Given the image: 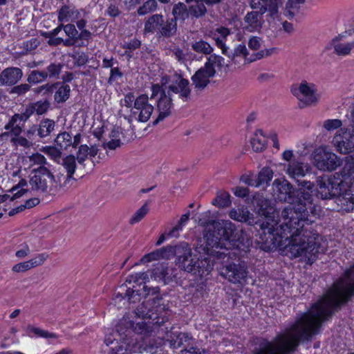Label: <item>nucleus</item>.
<instances>
[{
  "label": "nucleus",
  "mask_w": 354,
  "mask_h": 354,
  "mask_svg": "<svg viewBox=\"0 0 354 354\" xmlns=\"http://www.w3.org/2000/svg\"><path fill=\"white\" fill-rule=\"evenodd\" d=\"M47 80L46 71L32 70L30 71L27 82L30 84H37L43 82Z\"/></svg>",
  "instance_id": "obj_37"
},
{
  "label": "nucleus",
  "mask_w": 354,
  "mask_h": 354,
  "mask_svg": "<svg viewBox=\"0 0 354 354\" xmlns=\"http://www.w3.org/2000/svg\"><path fill=\"white\" fill-rule=\"evenodd\" d=\"M149 207L147 204H144L131 217L129 223L135 224L140 222L148 213Z\"/></svg>",
  "instance_id": "obj_44"
},
{
  "label": "nucleus",
  "mask_w": 354,
  "mask_h": 354,
  "mask_svg": "<svg viewBox=\"0 0 354 354\" xmlns=\"http://www.w3.org/2000/svg\"><path fill=\"white\" fill-rule=\"evenodd\" d=\"M176 252V249L171 246L157 250L142 257L138 264H145L161 259H169L175 254Z\"/></svg>",
  "instance_id": "obj_17"
},
{
  "label": "nucleus",
  "mask_w": 354,
  "mask_h": 354,
  "mask_svg": "<svg viewBox=\"0 0 354 354\" xmlns=\"http://www.w3.org/2000/svg\"><path fill=\"white\" fill-rule=\"evenodd\" d=\"M172 14L175 18L174 20L176 19H185L188 16V11L187 10L186 6L183 3H178L175 4Z\"/></svg>",
  "instance_id": "obj_41"
},
{
  "label": "nucleus",
  "mask_w": 354,
  "mask_h": 354,
  "mask_svg": "<svg viewBox=\"0 0 354 354\" xmlns=\"http://www.w3.org/2000/svg\"><path fill=\"white\" fill-rule=\"evenodd\" d=\"M273 196L281 201H285L289 205L284 207L282 213L281 221H283V213L288 209L289 218L299 216L300 212L304 214L310 213L316 214V211H320V207L313 203L314 196L323 199L317 191L318 183L316 187L310 182H304L301 187L297 191L292 189L290 183L283 177L277 178L272 184Z\"/></svg>",
  "instance_id": "obj_4"
},
{
  "label": "nucleus",
  "mask_w": 354,
  "mask_h": 354,
  "mask_svg": "<svg viewBox=\"0 0 354 354\" xmlns=\"http://www.w3.org/2000/svg\"><path fill=\"white\" fill-rule=\"evenodd\" d=\"M149 276L146 272H137L133 274H131L128 278V281L129 283L134 282L135 283L140 286H142V289L145 290L146 286L145 284L148 282Z\"/></svg>",
  "instance_id": "obj_40"
},
{
  "label": "nucleus",
  "mask_w": 354,
  "mask_h": 354,
  "mask_svg": "<svg viewBox=\"0 0 354 354\" xmlns=\"http://www.w3.org/2000/svg\"><path fill=\"white\" fill-rule=\"evenodd\" d=\"M73 15V11L67 6H62L58 11V21L59 22L67 21Z\"/></svg>",
  "instance_id": "obj_48"
},
{
  "label": "nucleus",
  "mask_w": 354,
  "mask_h": 354,
  "mask_svg": "<svg viewBox=\"0 0 354 354\" xmlns=\"http://www.w3.org/2000/svg\"><path fill=\"white\" fill-rule=\"evenodd\" d=\"M63 65L60 63L55 64L51 63L46 68V74L47 75V79H57L59 77V75L61 73Z\"/></svg>",
  "instance_id": "obj_43"
},
{
  "label": "nucleus",
  "mask_w": 354,
  "mask_h": 354,
  "mask_svg": "<svg viewBox=\"0 0 354 354\" xmlns=\"http://www.w3.org/2000/svg\"><path fill=\"white\" fill-rule=\"evenodd\" d=\"M300 212L299 216L289 218L288 209L283 213V221L275 220L276 224L267 221L262 224L263 228H268V234L273 248H277L283 255L291 259L298 258L307 264L313 263L317 257L320 237L318 234L309 231L306 225L315 221L319 215Z\"/></svg>",
  "instance_id": "obj_2"
},
{
  "label": "nucleus",
  "mask_w": 354,
  "mask_h": 354,
  "mask_svg": "<svg viewBox=\"0 0 354 354\" xmlns=\"http://www.w3.org/2000/svg\"><path fill=\"white\" fill-rule=\"evenodd\" d=\"M273 177V171L269 167H263L256 176L257 187L269 185Z\"/></svg>",
  "instance_id": "obj_28"
},
{
  "label": "nucleus",
  "mask_w": 354,
  "mask_h": 354,
  "mask_svg": "<svg viewBox=\"0 0 354 354\" xmlns=\"http://www.w3.org/2000/svg\"><path fill=\"white\" fill-rule=\"evenodd\" d=\"M229 30L224 27L217 28L212 33V37L215 41L217 46L222 50V53L223 54H227V48L225 46V43L226 38L229 35Z\"/></svg>",
  "instance_id": "obj_23"
},
{
  "label": "nucleus",
  "mask_w": 354,
  "mask_h": 354,
  "mask_svg": "<svg viewBox=\"0 0 354 354\" xmlns=\"http://www.w3.org/2000/svg\"><path fill=\"white\" fill-rule=\"evenodd\" d=\"M221 274L229 281L234 283H241L248 275L246 268L243 266L230 263L220 270Z\"/></svg>",
  "instance_id": "obj_12"
},
{
  "label": "nucleus",
  "mask_w": 354,
  "mask_h": 354,
  "mask_svg": "<svg viewBox=\"0 0 354 354\" xmlns=\"http://www.w3.org/2000/svg\"><path fill=\"white\" fill-rule=\"evenodd\" d=\"M277 49L275 48H266L264 50H261L259 52L257 53L254 55V57L250 60V62H253L257 59H260L265 56H269L272 53L276 52Z\"/></svg>",
  "instance_id": "obj_58"
},
{
  "label": "nucleus",
  "mask_w": 354,
  "mask_h": 354,
  "mask_svg": "<svg viewBox=\"0 0 354 354\" xmlns=\"http://www.w3.org/2000/svg\"><path fill=\"white\" fill-rule=\"evenodd\" d=\"M59 84H49L47 83L39 87L35 88L33 89V92L35 94L39 95L41 94L45 98H47L50 100L53 93L56 89V86H59Z\"/></svg>",
  "instance_id": "obj_32"
},
{
  "label": "nucleus",
  "mask_w": 354,
  "mask_h": 354,
  "mask_svg": "<svg viewBox=\"0 0 354 354\" xmlns=\"http://www.w3.org/2000/svg\"><path fill=\"white\" fill-rule=\"evenodd\" d=\"M72 134L64 131L57 136L55 142L57 146L60 147V149H67L68 147H72Z\"/></svg>",
  "instance_id": "obj_34"
},
{
  "label": "nucleus",
  "mask_w": 354,
  "mask_h": 354,
  "mask_svg": "<svg viewBox=\"0 0 354 354\" xmlns=\"http://www.w3.org/2000/svg\"><path fill=\"white\" fill-rule=\"evenodd\" d=\"M126 337L127 335H125V337H121L120 344L114 348L117 354L142 353L147 349L148 345L144 341H142V343L138 342V337L135 338L136 341L135 344H131V342H129V339Z\"/></svg>",
  "instance_id": "obj_15"
},
{
  "label": "nucleus",
  "mask_w": 354,
  "mask_h": 354,
  "mask_svg": "<svg viewBox=\"0 0 354 354\" xmlns=\"http://www.w3.org/2000/svg\"><path fill=\"white\" fill-rule=\"evenodd\" d=\"M348 129L338 130L332 144L340 153L353 154L346 158V164L341 173L331 176H324L317 179L318 194L323 199L335 197L339 210L351 212L354 210V140Z\"/></svg>",
  "instance_id": "obj_3"
},
{
  "label": "nucleus",
  "mask_w": 354,
  "mask_h": 354,
  "mask_svg": "<svg viewBox=\"0 0 354 354\" xmlns=\"http://www.w3.org/2000/svg\"><path fill=\"white\" fill-rule=\"evenodd\" d=\"M262 24V15L256 11H252L245 16L243 28L248 32L259 31Z\"/></svg>",
  "instance_id": "obj_19"
},
{
  "label": "nucleus",
  "mask_w": 354,
  "mask_h": 354,
  "mask_svg": "<svg viewBox=\"0 0 354 354\" xmlns=\"http://www.w3.org/2000/svg\"><path fill=\"white\" fill-rule=\"evenodd\" d=\"M74 59L78 66H83L88 62V56L86 53L80 51L78 49L75 51Z\"/></svg>",
  "instance_id": "obj_51"
},
{
  "label": "nucleus",
  "mask_w": 354,
  "mask_h": 354,
  "mask_svg": "<svg viewBox=\"0 0 354 354\" xmlns=\"http://www.w3.org/2000/svg\"><path fill=\"white\" fill-rule=\"evenodd\" d=\"M268 0H251L250 1V7L252 9H256L259 10L260 14L263 15L266 12V6L267 4Z\"/></svg>",
  "instance_id": "obj_52"
},
{
  "label": "nucleus",
  "mask_w": 354,
  "mask_h": 354,
  "mask_svg": "<svg viewBox=\"0 0 354 354\" xmlns=\"http://www.w3.org/2000/svg\"><path fill=\"white\" fill-rule=\"evenodd\" d=\"M308 171L309 167L307 164L297 160H292L286 167V173L292 178L303 177Z\"/></svg>",
  "instance_id": "obj_20"
},
{
  "label": "nucleus",
  "mask_w": 354,
  "mask_h": 354,
  "mask_svg": "<svg viewBox=\"0 0 354 354\" xmlns=\"http://www.w3.org/2000/svg\"><path fill=\"white\" fill-rule=\"evenodd\" d=\"M149 100L146 94H140L135 100L132 115L138 122H147L153 112V106L149 103Z\"/></svg>",
  "instance_id": "obj_11"
},
{
  "label": "nucleus",
  "mask_w": 354,
  "mask_h": 354,
  "mask_svg": "<svg viewBox=\"0 0 354 354\" xmlns=\"http://www.w3.org/2000/svg\"><path fill=\"white\" fill-rule=\"evenodd\" d=\"M252 205L254 207L257 211L256 214L259 216L261 219H259L257 221H254V218L250 216V214L248 210H245L243 207L241 208H233L229 212V216L236 221L246 222L249 224H259L261 230H263V233L266 234V230L268 231V228H263L262 224L264 223L267 224V221H269L271 224H276L275 217H278L279 212L270 205V203L263 198L259 194L254 196L252 201Z\"/></svg>",
  "instance_id": "obj_6"
},
{
  "label": "nucleus",
  "mask_w": 354,
  "mask_h": 354,
  "mask_svg": "<svg viewBox=\"0 0 354 354\" xmlns=\"http://www.w3.org/2000/svg\"><path fill=\"white\" fill-rule=\"evenodd\" d=\"M344 35H339L331 41V45L334 48V51L338 55H348L354 48V39L351 41L345 42L344 41Z\"/></svg>",
  "instance_id": "obj_18"
},
{
  "label": "nucleus",
  "mask_w": 354,
  "mask_h": 354,
  "mask_svg": "<svg viewBox=\"0 0 354 354\" xmlns=\"http://www.w3.org/2000/svg\"><path fill=\"white\" fill-rule=\"evenodd\" d=\"M292 93L298 100L300 107L302 108L317 104L322 97L317 86L306 80L295 85L292 88Z\"/></svg>",
  "instance_id": "obj_8"
},
{
  "label": "nucleus",
  "mask_w": 354,
  "mask_h": 354,
  "mask_svg": "<svg viewBox=\"0 0 354 354\" xmlns=\"http://www.w3.org/2000/svg\"><path fill=\"white\" fill-rule=\"evenodd\" d=\"M13 87L10 91V94H17L18 95H23L30 90L31 86L28 84H21L12 86Z\"/></svg>",
  "instance_id": "obj_49"
},
{
  "label": "nucleus",
  "mask_w": 354,
  "mask_h": 354,
  "mask_svg": "<svg viewBox=\"0 0 354 354\" xmlns=\"http://www.w3.org/2000/svg\"><path fill=\"white\" fill-rule=\"evenodd\" d=\"M55 127V122L53 120L46 118L41 120L38 127V136L44 138L50 135Z\"/></svg>",
  "instance_id": "obj_30"
},
{
  "label": "nucleus",
  "mask_w": 354,
  "mask_h": 354,
  "mask_svg": "<svg viewBox=\"0 0 354 354\" xmlns=\"http://www.w3.org/2000/svg\"><path fill=\"white\" fill-rule=\"evenodd\" d=\"M262 42V39L260 37L252 36L249 39L248 45L250 50H257L261 47Z\"/></svg>",
  "instance_id": "obj_57"
},
{
  "label": "nucleus",
  "mask_w": 354,
  "mask_h": 354,
  "mask_svg": "<svg viewBox=\"0 0 354 354\" xmlns=\"http://www.w3.org/2000/svg\"><path fill=\"white\" fill-rule=\"evenodd\" d=\"M305 0H288L286 3L284 15L290 18H292L299 11L301 5Z\"/></svg>",
  "instance_id": "obj_31"
},
{
  "label": "nucleus",
  "mask_w": 354,
  "mask_h": 354,
  "mask_svg": "<svg viewBox=\"0 0 354 354\" xmlns=\"http://www.w3.org/2000/svg\"><path fill=\"white\" fill-rule=\"evenodd\" d=\"M221 0H186L187 3L194 2L195 5L190 7L191 12L196 17H199L204 15L206 12V8L203 3L206 4H215L218 3Z\"/></svg>",
  "instance_id": "obj_25"
},
{
  "label": "nucleus",
  "mask_w": 354,
  "mask_h": 354,
  "mask_svg": "<svg viewBox=\"0 0 354 354\" xmlns=\"http://www.w3.org/2000/svg\"><path fill=\"white\" fill-rule=\"evenodd\" d=\"M189 217V214L186 213L180 217L178 224L173 228V230L169 232V236H175V232H178L183 229V227L187 224Z\"/></svg>",
  "instance_id": "obj_50"
},
{
  "label": "nucleus",
  "mask_w": 354,
  "mask_h": 354,
  "mask_svg": "<svg viewBox=\"0 0 354 354\" xmlns=\"http://www.w3.org/2000/svg\"><path fill=\"white\" fill-rule=\"evenodd\" d=\"M232 192L236 196L243 198L248 194V189L246 187L238 186L233 188Z\"/></svg>",
  "instance_id": "obj_64"
},
{
  "label": "nucleus",
  "mask_w": 354,
  "mask_h": 354,
  "mask_svg": "<svg viewBox=\"0 0 354 354\" xmlns=\"http://www.w3.org/2000/svg\"><path fill=\"white\" fill-rule=\"evenodd\" d=\"M212 204L219 208L227 207L231 204L230 195L226 192H219L212 201Z\"/></svg>",
  "instance_id": "obj_33"
},
{
  "label": "nucleus",
  "mask_w": 354,
  "mask_h": 354,
  "mask_svg": "<svg viewBox=\"0 0 354 354\" xmlns=\"http://www.w3.org/2000/svg\"><path fill=\"white\" fill-rule=\"evenodd\" d=\"M104 127V122L99 119V117L94 118L93 128V136L94 138L99 141L102 133H103V129Z\"/></svg>",
  "instance_id": "obj_45"
},
{
  "label": "nucleus",
  "mask_w": 354,
  "mask_h": 354,
  "mask_svg": "<svg viewBox=\"0 0 354 354\" xmlns=\"http://www.w3.org/2000/svg\"><path fill=\"white\" fill-rule=\"evenodd\" d=\"M224 63V59L219 55H212L205 62L203 67L198 69L192 76L193 84L196 88H204L213 77L216 70L219 69Z\"/></svg>",
  "instance_id": "obj_7"
},
{
  "label": "nucleus",
  "mask_w": 354,
  "mask_h": 354,
  "mask_svg": "<svg viewBox=\"0 0 354 354\" xmlns=\"http://www.w3.org/2000/svg\"><path fill=\"white\" fill-rule=\"evenodd\" d=\"M32 268L30 260L15 264L12 270L15 272H26Z\"/></svg>",
  "instance_id": "obj_56"
},
{
  "label": "nucleus",
  "mask_w": 354,
  "mask_h": 354,
  "mask_svg": "<svg viewBox=\"0 0 354 354\" xmlns=\"http://www.w3.org/2000/svg\"><path fill=\"white\" fill-rule=\"evenodd\" d=\"M29 183L31 185V189L33 191H40L41 192H46L48 185V179L50 183L56 182L55 177L53 174L45 166H39L37 168L33 169L31 171Z\"/></svg>",
  "instance_id": "obj_10"
},
{
  "label": "nucleus",
  "mask_w": 354,
  "mask_h": 354,
  "mask_svg": "<svg viewBox=\"0 0 354 354\" xmlns=\"http://www.w3.org/2000/svg\"><path fill=\"white\" fill-rule=\"evenodd\" d=\"M122 131L120 127H113L108 135L104 138L102 142V147L105 149L114 150L121 145V136Z\"/></svg>",
  "instance_id": "obj_16"
},
{
  "label": "nucleus",
  "mask_w": 354,
  "mask_h": 354,
  "mask_svg": "<svg viewBox=\"0 0 354 354\" xmlns=\"http://www.w3.org/2000/svg\"><path fill=\"white\" fill-rule=\"evenodd\" d=\"M188 337H189L186 333L178 334L177 336L176 341H173V340L170 341L169 344H170L171 347H172L174 348L180 347L183 344V340L185 341L187 339H188Z\"/></svg>",
  "instance_id": "obj_62"
},
{
  "label": "nucleus",
  "mask_w": 354,
  "mask_h": 354,
  "mask_svg": "<svg viewBox=\"0 0 354 354\" xmlns=\"http://www.w3.org/2000/svg\"><path fill=\"white\" fill-rule=\"evenodd\" d=\"M283 0H268L266 9L268 15L266 21L269 28L276 30L281 22V14L279 9L282 7Z\"/></svg>",
  "instance_id": "obj_13"
},
{
  "label": "nucleus",
  "mask_w": 354,
  "mask_h": 354,
  "mask_svg": "<svg viewBox=\"0 0 354 354\" xmlns=\"http://www.w3.org/2000/svg\"><path fill=\"white\" fill-rule=\"evenodd\" d=\"M342 121L337 119L327 120L324 122V127L328 131H333L342 126Z\"/></svg>",
  "instance_id": "obj_55"
},
{
  "label": "nucleus",
  "mask_w": 354,
  "mask_h": 354,
  "mask_svg": "<svg viewBox=\"0 0 354 354\" xmlns=\"http://www.w3.org/2000/svg\"><path fill=\"white\" fill-rule=\"evenodd\" d=\"M248 50L245 45L239 44L234 48V52L231 55H228V57H230L232 61L234 63L238 62L239 58L243 59L245 63L246 62H250V60L251 59H248Z\"/></svg>",
  "instance_id": "obj_29"
},
{
  "label": "nucleus",
  "mask_w": 354,
  "mask_h": 354,
  "mask_svg": "<svg viewBox=\"0 0 354 354\" xmlns=\"http://www.w3.org/2000/svg\"><path fill=\"white\" fill-rule=\"evenodd\" d=\"M250 146L255 152L263 151L267 145V138L261 129H257L250 139Z\"/></svg>",
  "instance_id": "obj_22"
},
{
  "label": "nucleus",
  "mask_w": 354,
  "mask_h": 354,
  "mask_svg": "<svg viewBox=\"0 0 354 354\" xmlns=\"http://www.w3.org/2000/svg\"><path fill=\"white\" fill-rule=\"evenodd\" d=\"M88 44V30H84L74 39L75 47H86Z\"/></svg>",
  "instance_id": "obj_46"
},
{
  "label": "nucleus",
  "mask_w": 354,
  "mask_h": 354,
  "mask_svg": "<svg viewBox=\"0 0 354 354\" xmlns=\"http://www.w3.org/2000/svg\"><path fill=\"white\" fill-rule=\"evenodd\" d=\"M168 274V270L165 269L163 266L160 265L152 271L151 278L157 281H162L164 284H167L169 282V277H167Z\"/></svg>",
  "instance_id": "obj_38"
},
{
  "label": "nucleus",
  "mask_w": 354,
  "mask_h": 354,
  "mask_svg": "<svg viewBox=\"0 0 354 354\" xmlns=\"http://www.w3.org/2000/svg\"><path fill=\"white\" fill-rule=\"evenodd\" d=\"M176 28V22L174 19H168L166 21L163 20L159 33L162 36L169 37L175 34Z\"/></svg>",
  "instance_id": "obj_36"
},
{
  "label": "nucleus",
  "mask_w": 354,
  "mask_h": 354,
  "mask_svg": "<svg viewBox=\"0 0 354 354\" xmlns=\"http://www.w3.org/2000/svg\"><path fill=\"white\" fill-rule=\"evenodd\" d=\"M198 230L203 231V236L198 241L195 252L200 256L193 254L187 245L174 247L175 254L183 252V256L178 257L180 266L188 272H194L203 278L207 276L213 265L210 260L205 257L210 256L217 261L220 259L234 260L243 256L249 249V240L244 241L239 237V232L235 229L234 225L229 220L214 221L210 219V212H207L200 216Z\"/></svg>",
  "instance_id": "obj_1"
},
{
  "label": "nucleus",
  "mask_w": 354,
  "mask_h": 354,
  "mask_svg": "<svg viewBox=\"0 0 354 354\" xmlns=\"http://www.w3.org/2000/svg\"><path fill=\"white\" fill-rule=\"evenodd\" d=\"M64 30L66 35L69 37L75 38L78 35H80L75 25L71 24L64 26Z\"/></svg>",
  "instance_id": "obj_61"
},
{
  "label": "nucleus",
  "mask_w": 354,
  "mask_h": 354,
  "mask_svg": "<svg viewBox=\"0 0 354 354\" xmlns=\"http://www.w3.org/2000/svg\"><path fill=\"white\" fill-rule=\"evenodd\" d=\"M156 80L157 82L151 86V99L157 101L159 115L155 123H158L171 113L172 103L169 92L178 93L181 98L186 100L189 95L190 88L189 81L176 73L167 75L162 73L159 79L156 78Z\"/></svg>",
  "instance_id": "obj_5"
},
{
  "label": "nucleus",
  "mask_w": 354,
  "mask_h": 354,
  "mask_svg": "<svg viewBox=\"0 0 354 354\" xmlns=\"http://www.w3.org/2000/svg\"><path fill=\"white\" fill-rule=\"evenodd\" d=\"M35 113L38 115H42L48 112L50 107V102L48 99L45 98L44 100H38L31 102Z\"/></svg>",
  "instance_id": "obj_39"
},
{
  "label": "nucleus",
  "mask_w": 354,
  "mask_h": 354,
  "mask_svg": "<svg viewBox=\"0 0 354 354\" xmlns=\"http://www.w3.org/2000/svg\"><path fill=\"white\" fill-rule=\"evenodd\" d=\"M162 22V15L158 14L152 15L145 24V33H153L155 32L159 33Z\"/></svg>",
  "instance_id": "obj_24"
},
{
  "label": "nucleus",
  "mask_w": 354,
  "mask_h": 354,
  "mask_svg": "<svg viewBox=\"0 0 354 354\" xmlns=\"http://www.w3.org/2000/svg\"><path fill=\"white\" fill-rule=\"evenodd\" d=\"M11 142L15 145L28 148L31 146L32 143L24 137L19 136L18 138H12Z\"/></svg>",
  "instance_id": "obj_63"
},
{
  "label": "nucleus",
  "mask_w": 354,
  "mask_h": 354,
  "mask_svg": "<svg viewBox=\"0 0 354 354\" xmlns=\"http://www.w3.org/2000/svg\"><path fill=\"white\" fill-rule=\"evenodd\" d=\"M60 148L55 147H46L44 151L55 160H57L61 158L62 152Z\"/></svg>",
  "instance_id": "obj_53"
},
{
  "label": "nucleus",
  "mask_w": 354,
  "mask_h": 354,
  "mask_svg": "<svg viewBox=\"0 0 354 354\" xmlns=\"http://www.w3.org/2000/svg\"><path fill=\"white\" fill-rule=\"evenodd\" d=\"M62 165L66 169L67 174L65 177V181L63 186L66 183L72 178L76 168L75 157L73 155H69L62 159Z\"/></svg>",
  "instance_id": "obj_27"
},
{
  "label": "nucleus",
  "mask_w": 354,
  "mask_h": 354,
  "mask_svg": "<svg viewBox=\"0 0 354 354\" xmlns=\"http://www.w3.org/2000/svg\"><path fill=\"white\" fill-rule=\"evenodd\" d=\"M23 77L20 68L9 66L0 73V85L12 86L17 84Z\"/></svg>",
  "instance_id": "obj_14"
},
{
  "label": "nucleus",
  "mask_w": 354,
  "mask_h": 354,
  "mask_svg": "<svg viewBox=\"0 0 354 354\" xmlns=\"http://www.w3.org/2000/svg\"><path fill=\"white\" fill-rule=\"evenodd\" d=\"M88 153V147L86 145H81L77 152V160L80 164L84 162Z\"/></svg>",
  "instance_id": "obj_54"
},
{
  "label": "nucleus",
  "mask_w": 354,
  "mask_h": 354,
  "mask_svg": "<svg viewBox=\"0 0 354 354\" xmlns=\"http://www.w3.org/2000/svg\"><path fill=\"white\" fill-rule=\"evenodd\" d=\"M157 8V2L156 0H148L138 10L139 15H145L155 10Z\"/></svg>",
  "instance_id": "obj_47"
},
{
  "label": "nucleus",
  "mask_w": 354,
  "mask_h": 354,
  "mask_svg": "<svg viewBox=\"0 0 354 354\" xmlns=\"http://www.w3.org/2000/svg\"><path fill=\"white\" fill-rule=\"evenodd\" d=\"M27 333L29 336H31V334H33L35 336L37 337H44V338H57V335L55 333H50L48 330H42L39 328L35 327L31 324L28 325L27 326Z\"/></svg>",
  "instance_id": "obj_35"
},
{
  "label": "nucleus",
  "mask_w": 354,
  "mask_h": 354,
  "mask_svg": "<svg viewBox=\"0 0 354 354\" xmlns=\"http://www.w3.org/2000/svg\"><path fill=\"white\" fill-rule=\"evenodd\" d=\"M29 160L34 164L40 165V166H45L46 164V158L39 153H32L29 156Z\"/></svg>",
  "instance_id": "obj_59"
},
{
  "label": "nucleus",
  "mask_w": 354,
  "mask_h": 354,
  "mask_svg": "<svg viewBox=\"0 0 354 354\" xmlns=\"http://www.w3.org/2000/svg\"><path fill=\"white\" fill-rule=\"evenodd\" d=\"M128 327L126 332L130 333L131 330L134 331L138 335H143L145 337L150 336L153 330L157 327L156 324L146 323L145 322H138L136 325L132 322H128Z\"/></svg>",
  "instance_id": "obj_21"
},
{
  "label": "nucleus",
  "mask_w": 354,
  "mask_h": 354,
  "mask_svg": "<svg viewBox=\"0 0 354 354\" xmlns=\"http://www.w3.org/2000/svg\"><path fill=\"white\" fill-rule=\"evenodd\" d=\"M48 257V255L46 254V253H41L38 254L35 257H34L32 259H30L32 268L42 265Z\"/></svg>",
  "instance_id": "obj_60"
},
{
  "label": "nucleus",
  "mask_w": 354,
  "mask_h": 354,
  "mask_svg": "<svg viewBox=\"0 0 354 354\" xmlns=\"http://www.w3.org/2000/svg\"><path fill=\"white\" fill-rule=\"evenodd\" d=\"M313 165L322 171H333L340 166L341 159L327 147L320 146L311 153Z\"/></svg>",
  "instance_id": "obj_9"
},
{
  "label": "nucleus",
  "mask_w": 354,
  "mask_h": 354,
  "mask_svg": "<svg viewBox=\"0 0 354 354\" xmlns=\"http://www.w3.org/2000/svg\"><path fill=\"white\" fill-rule=\"evenodd\" d=\"M55 84H59V85L56 86V89L54 93V100L57 103L65 102L69 97L71 88L69 85L66 84L64 82H57Z\"/></svg>",
  "instance_id": "obj_26"
},
{
  "label": "nucleus",
  "mask_w": 354,
  "mask_h": 354,
  "mask_svg": "<svg viewBox=\"0 0 354 354\" xmlns=\"http://www.w3.org/2000/svg\"><path fill=\"white\" fill-rule=\"evenodd\" d=\"M192 47L196 52L203 54H209L213 50L212 47L203 40L195 41L192 44Z\"/></svg>",
  "instance_id": "obj_42"
}]
</instances>
